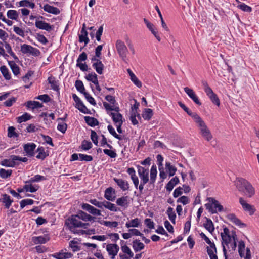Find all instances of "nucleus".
<instances>
[{
    "mask_svg": "<svg viewBox=\"0 0 259 259\" xmlns=\"http://www.w3.org/2000/svg\"><path fill=\"white\" fill-rule=\"evenodd\" d=\"M234 185L237 189L243 193L247 198H252L255 194V188L252 185L244 178H237L234 181Z\"/></svg>",
    "mask_w": 259,
    "mask_h": 259,
    "instance_id": "obj_1",
    "label": "nucleus"
},
{
    "mask_svg": "<svg viewBox=\"0 0 259 259\" xmlns=\"http://www.w3.org/2000/svg\"><path fill=\"white\" fill-rule=\"evenodd\" d=\"M138 173L141 179V183L139 186V190L141 193L144 189V185L149 181V169L141 166H138Z\"/></svg>",
    "mask_w": 259,
    "mask_h": 259,
    "instance_id": "obj_2",
    "label": "nucleus"
},
{
    "mask_svg": "<svg viewBox=\"0 0 259 259\" xmlns=\"http://www.w3.org/2000/svg\"><path fill=\"white\" fill-rule=\"evenodd\" d=\"M207 200L209 202L205 204V206L209 212L213 214L217 213L218 211L221 212L223 210V206L214 198L209 197L207 198Z\"/></svg>",
    "mask_w": 259,
    "mask_h": 259,
    "instance_id": "obj_3",
    "label": "nucleus"
},
{
    "mask_svg": "<svg viewBox=\"0 0 259 259\" xmlns=\"http://www.w3.org/2000/svg\"><path fill=\"white\" fill-rule=\"evenodd\" d=\"M196 124L199 129L200 134L202 137L207 141H210L213 138L212 135L202 119Z\"/></svg>",
    "mask_w": 259,
    "mask_h": 259,
    "instance_id": "obj_4",
    "label": "nucleus"
},
{
    "mask_svg": "<svg viewBox=\"0 0 259 259\" xmlns=\"http://www.w3.org/2000/svg\"><path fill=\"white\" fill-rule=\"evenodd\" d=\"M115 46L119 56L123 61H125L128 49L124 42L121 40L118 39L116 42Z\"/></svg>",
    "mask_w": 259,
    "mask_h": 259,
    "instance_id": "obj_5",
    "label": "nucleus"
},
{
    "mask_svg": "<svg viewBox=\"0 0 259 259\" xmlns=\"http://www.w3.org/2000/svg\"><path fill=\"white\" fill-rule=\"evenodd\" d=\"M106 250L110 258L115 259L119 250V247L115 243L108 244L106 245Z\"/></svg>",
    "mask_w": 259,
    "mask_h": 259,
    "instance_id": "obj_6",
    "label": "nucleus"
},
{
    "mask_svg": "<svg viewBox=\"0 0 259 259\" xmlns=\"http://www.w3.org/2000/svg\"><path fill=\"white\" fill-rule=\"evenodd\" d=\"M239 203L241 205L243 210L247 212L250 215H253L256 211L254 206L247 203L242 197L239 198Z\"/></svg>",
    "mask_w": 259,
    "mask_h": 259,
    "instance_id": "obj_7",
    "label": "nucleus"
},
{
    "mask_svg": "<svg viewBox=\"0 0 259 259\" xmlns=\"http://www.w3.org/2000/svg\"><path fill=\"white\" fill-rule=\"evenodd\" d=\"M21 51L23 54H29L34 56H37L40 53L37 49L26 44L21 45Z\"/></svg>",
    "mask_w": 259,
    "mask_h": 259,
    "instance_id": "obj_8",
    "label": "nucleus"
},
{
    "mask_svg": "<svg viewBox=\"0 0 259 259\" xmlns=\"http://www.w3.org/2000/svg\"><path fill=\"white\" fill-rule=\"evenodd\" d=\"M121 249L124 254L119 253V256L120 259H129L133 257L134 253L126 244L122 245Z\"/></svg>",
    "mask_w": 259,
    "mask_h": 259,
    "instance_id": "obj_9",
    "label": "nucleus"
},
{
    "mask_svg": "<svg viewBox=\"0 0 259 259\" xmlns=\"http://www.w3.org/2000/svg\"><path fill=\"white\" fill-rule=\"evenodd\" d=\"M36 145L33 143H28L23 145V149L28 157H33L34 156V150Z\"/></svg>",
    "mask_w": 259,
    "mask_h": 259,
    "instance_id": "obj_10",
    "label": "nucleus"
},
{
    "mask_svg": "<svg viewBox=\"0 0 259 259\" xmlns=\"http://www.w3.org/2000/svg\"><path fill=\"white\" fill-rule=\"evenodd\" d=\"M36 27L39 29L45 30L50 32L53 29V26L43 21L36 20L35 23Z\"/></svg>",
    "mask_w": 259,
    "mask_h": 259,
    "instance_id": "obj_11",
    "label": "nucleus"
},
{
    "mask_svg": "<svg viewBox=\"0 0 259 259\" xmlns=\"http://www.w3.org/2000/svg\"><path fill=\"white\" fill-rule=\"evenodd\" d=\"M71 226H70V230L74 233L75 228L76 227H80L81 226L82 222L80 221V219L78 218L77 215H72L70 220Z\"/></svg>",
    "mask_w": 259,
    "mask_h": 259,
    "instance_id": "obj_12",
    "label": "nucleus"
},
{
    "mask_svg": "<svg viewBox=\"0 0 259 259\" xmlns=\"http://www.w3.org/2000/svg\"><path fill=\"white\" fill-rule=\"evenodd\" d=\"M184 90L185 93L194 101L195 104L198 105H201V103L199 101L198 97L192 89H190L188 87H185L184 88Z\"/></svg>",
    "mask_w": 259,
    "mask_h": 259,
    "instance_id": "obj_13",
    "label": "nucleus"
},
{
    "mask_svg": "<svg viewBox=\"0 0 259 259\" xmlns=\"http://www.w3.org/2000/svg\"><path fill=\"white\" fill-rule=\"evenodd\" d=\"M227 218L231 221L232 223H234L236 225L239 226L240 228H244L246 227V224L243 223H242L241 220L239 219L234 214L230 213L227 215Z\"/></svg>",
    "mask_w": 259,
    "mask_h": 259,
    "instance_id": "obj_14",
    "label": "nucleus"
},
{
    "mask_svg": "<svg viewBox=\"0 0 259 259\" xmlns=\"http://www.w3.org/2000/svg\"><path fill=\"white\" fill-rule=\"evenodd\" d=\"M144 21L145 24L147 26V27L149 29V30L151 32V33L154 35V36L156 37L157 40L158 41H160L161 38L159 36L158 31H157L156 28L155 27L154 25L151 22H149L146 19H144Z\"/></svg>",
    "mask_w": 259,
    "mask_h": 259,
    "instance_id": "obj_15",
    "label": "nucleus"
},
{
    "mask_svg": "<svg viewBox=\"0 0 259 259\" xmlns=\"http://www.w3.org/2000/svg\"><path fill=\"white\" fill-rule=\"evenodd\" d=\"M221 238L222 239V244L223 246V251L224 253V254L225 256V259H227V250L225 247V245H228L232 241L233 239L232 238V234L228 235H225L223 236V235H221Z\"/></svg>",
    "mask_w": 259,
    "mask_h": 259,
    "instance_id": "obj_16",
    "label": "nucleus"
},
{
    "mask_svg": "<svg viewBox=\"0 0 259 259\" xmlns=\"http://www.w3.org/2000/svg\"><path fill=\"white\" fill-rule=\"evenodd\" d=\"M50 240L48 235H44L39 236H33L32 237V242L35 244H45Z\"/></svg>",
    "mask_w": 259,
    "mask_h": 259,
    "instance_id": "obj_17",
    "label": "nucleus"
},
{
    "mask_svg": "<svg viewBox=\"0 0 259 259\" xmlns=\"http://www.w3.org/2000/svg\"><path fill=\"white\" fill-rule=\"evenodd\" d=\"M81 207L83 210L87 211L88 212L93 215H101V211L100 210L96 209V208L94 207L93 206L89 204L83 203Z\"/></svg>",
    "mask_w": 259,
    "mask_h": 259,
    "instance_id": "obj_18",
    "label": "nucleus"
},
{
    "mask_svg": "<svg viewBox=\"0 0 259 259\" xmlns=\"http://www.w3.org/2000/svg\"><path fill=\"white\" fill-rule=\"evenodd\" d=\"M0 202L4 204L6 208L9 209L13 202V200L11 199L9 195L6 194H4L2 195V198L0 199Z\"/></svg>",
    "mask_w": 259,
    "mask_h": 259,
    "instance_id": "obj_19",
    "label": "nucleus"
},
{
    "mask_svg": "<svg viewBox=\"0 0 259 259\" xmlns=\"http://www.w3.org/2000/svg\"><path fill=\"white\" fill-rule=\"evenodd\" d=\"M1 164L3 166H5L6 167H14L16 165H18L19 164V163L18 162L15 161L13 159V155L11 156V159H4L2 160L1 162Z\"/></svg>",
    "mask_w": 259,
    "mask_h": 259,
    "instance_id": "obj_20",
    "label": "nucleus"
},
{
    "mask_svg": "<svg viewBox=\"0 0 259 259\" xmlns=\"http://www.w3.org/2000/svg\"><path fill=\"white\" fill-rule=\"evenodd\" d=\"M114 181L116 182L117 185L123 190H127L129 188V184L127 181L123 180L121 179L114 178Z\"/></svg>",
    "mask_w": 259,
    "mask_h": 259,
    "instance_id": "obj_21",
    "label": "nucleus"
},
{
    "mask_svg": "<svg viewBox=\"0 0 259 259\" xmlns=\"http://www.w3.org/2000/svg\"><path fill=\"white\" fill-rule=\"evenodd\" d=\"M110 116L112 117L113 121L115 124H123V116L120 113L111 112Z\"/></svg>",
    "mask_w": 259,
    "mask_h": 259,
    "instance_id": "obj_22",
    "label": "nucleus"
},
{
    "mask_svg": "<svg viewBox=\"0 0 259 259\" xmlns=\"http://www.w3.org/2000/svg\"><path fill=\"white\" fill-rule=\"evenodd\" d=\"M179 182V179L177 177H175L172 178L168 183L166 184L165 188L166 190L170 192L171 191L174 187Z\"/></svg>",
    "mask_w": 259,
    "mask_h": 259,
    "instance_id": "obj_23",
    "label": "nucleus"
},
{
    "mask_svg": "<svg viewBox=\"0 0 259 259\" xmlns=\"http://www.w3.org/2000/svg\"><path fill=\"white\" fill-rule=\"evenodd\" d=\"M77 215L79 219L85 222L92 221H94L95 219V217H92L82 211H80Z\"/></svg>",
    "mask_w": 259,
    "mask_h": 259,
    "instance_id": "obj_24",
    "label": "nucleus"
},
{
    "mask_svg": "<svg viewBox=\"0 0 259 259\" xmlns=\"http://www.w3.org/2000/svg\"><path fill=\"white\" fill-rule=\"evenodd\" d=\"M133 248L135 252H139L143 249L145 247L144 244L141 242L139 240L136 239L133 241Z\"/></svg>",
    "mask_w": 259,
    "mask_h": 259,
    "instance_id": "obj_25",
    "label": "nucleus"
},
{
    "mask_svg": "<svg viewBox=\"0 0 259 259\" xmlns=\"http://www.w3.org/2000/svg\"><path fill=\"white\" fill-rule=\"evenodd\" d=\"M165 169L169 177L174 176L177 171V168L173 165H171L169 162H166Z\"/></svg>",
    "mask_w": 259,
    "mask_h": 259,
    "instance_id": "obj_26",
    "label": "nucleus"
},
{
    "mask_svg": "<svg viewBox=\"0 0 259 259\" xmlns=\"http://www.w3.org/2000/svg\"><path fill=\"white\" fill-rule=\"evenodd\" d=\"M43 9L45 11L48 13H52L53 14L57 15L60 13V11L58 8L50 6L48 4H46L44 5Z\"/></svg>",
    "mask_w": 259,
    "mask_h": 259,
    "instance_id": "obj_27",
    "label": "nucleus"
},
{
    "mask_svg": "<svg viewBox=\"0 0 259 259\" xmlns=\"http://www.w3.org/2000/svg\"><path fill=\"white\" fill-rule=\"evenodd\" d=\"M52 256L56 259H67L72 256L71 253L66 252H60L52 255Z\"/></svg>",
    "mask_w": 259,
    "mask_h": 259,
    "instance_id": "obj_28",
    "label": "nucleus"
},
{
    "mask_svg": "<svg viewBox=\"0 0 259 259\" xmlns=\"http://www.w3.org/2000/svg\"><path fill=\"white\" fill-rule=\"evenodd\" d=\"M103 207L112 211L116 212L118 210V208L115 206L114 204L111 203V202L105 200L103 201L102 208Z\"/></svg>",
    "mask_w": 259,
    "mask_h": 259,
    "instance_id": "obj_29",
    "label": "nucleus"
},
{
    "mask_svg": "<svg viewBox=\"0 0 259 259\" xmlns=\"http://www.w3.org/2000/svg\"><path fill=\"white\" fill-rule=\"evenodd\" d=\"M84 120L89 125L92 127H94L99 124L98 120L94 117L85 116L84 117Z\"/></svg>",
    "mask_w": 259,
    "mask_h": 259,
    "instance_id": "obj_30",
    "label": "nucleus"
},
{
    "mask_svg": "<svg viewBox=\"0 0 259 259\" xmlns=\"http://www.w3.org/2000/svg\"><path fill=\"white\" fill-rule=\"evenodd\" d=\"M150 184H154L157 176V168L155 165H153L150 170Z\"/></svg>",
    "mask_w": 259,
    "mask_h": 259,
    "instance_id": "obj_31",
    "label": "nucleus"
},
{
    "mask_svg": "<svg viewBox=\"0 0 259 259\" xmlns=\"http://www.w3.org/2000/svg\"><path fill=\"white\" fill-rule=\"evenodd\" d=\"M185 111L193 118L196 123L202 119L201 117L196 112H192V111H191L188 108Z\"/></svg>",
    "mask_w": 259,
    "mask_h": 259,
    "instance_id": "obj_32",
    "label": "nucleus"
},
{
    "mask_svg": "<svg viewBox=\"0 0 259 259\" xmlns=\"http://www.w3.org/2000/svg\"><path fill=\"white\" fill-rule=\"evenodd\" d=\"M113 191L114 192L113 189L111 187L107 188L105 192L104 197L109 200L113 201L115 199V196H112Z\"/></svg>",
    "mask_w": 259,
    "mask_h": 259,
    "instance_id": "obj_33",
    "label": "nucleus"
},
{
    "mask_svg": "<svg viewBox=\"0 0 259 259\" xmlns=\"http://www.w3.org/2000/svg\"><path fill=\"white\" fill-rule=\"evenodd\" d=\"M166 214L168 216L169 219L170 220V221L172 222V224H176V214L174 211V209L172 208L169 207L166 211Z\"/></svg>",
    "mask_w": 259,
    "mask_h": 259,
    "instance_id": "obj_34",
    "label": "nucleus"
},
{
    "mask_svg": "<svg viewBox=\"0 0 259 259\" xmlns=\"http://www.w3.org/2000/svg\"><path fill=\"white\" fill-rule=\"evenodd\" d=\"M49 83L51 84V88L54 91H58L59 85L58 81L56 80L54 77H49L48 79Z\"/></svg>",
    "mask_w": 259,
    "mask_h": 259,
    "instance_id": "obj_35",
    "label": "nucleus"
},
{
    "mask_svg": "<svg viewBox=\"0 0 259 259\" xmlns=\"http://www.w3.org/2000/svg\"><path fill=\"white\" fill-rule=\"evenodd\" d=\"M204 227L211 233L214 230L213 223L210 219L206 218V221L204 223Z\"/></svg>",
    "mask_w": 259,
    "mask_h": 259,
    "instance_id": "obj_36",
    "label": "nucleus"
},
{
    "mask_svg": "<svg viewBox=\"0 0 259 259\" xmlns=\"http://www.w3.org/2000/svg\"><path fill=\"white\" fill-rule=\"evenodd\" d=\"M36 152L38 153L36 157L39 159L44 160L48 155L45 152V148L43 147H39L37 149Z\"/></svg>",
    "mask_w": 259,
    "mask_h": 259,
    "instance_id": "obj_37",
    "label": "nucleus"
},
{
    "mask_svg": "<svg viewBox=\"0 0 259 259\" xmlns=\"http://www.w3.org/2000/svg\"><path fill=\"white\" fill-rule=\"evenodd\" d=\"M79 41L80 42H84L86 45L89 42V39L88 37V32L83 31H80V34L79 35Z\"/></svg>",
    "mask_w": 259,
    "mask_h": 259,
    "instance_id": "obj_38",
    "label": "nucleus"
},
{
    "mask_svg": "<svg viewBox=\"0 0 259 259\" xmlns=\"http://www.w3.org/2000/svg\"><path fill=\"white\" fill-rule=\"evenodd\" d=\"M92 66L98 74H103L104 65L102 62H99L98 63H93Z\"/></svg>",
    "mask_w": 259,
    "mask_h": 259,
    "instance_id": "obj_39",
    "label": "nucleus"
},
{
    "mask_svg": "<svg viewBox=\"0 0 259 259\" xmlns=\"http://www.w3.org/2000/svg\"><path fill=\"white\" fill-rule=\"evenodd\" d=\"M26 106L28 108H32V109L35 108H40L42 107V104L37 101H28L26 103Z\"/></svg>",
    "mask_w": 259,
    "mask_h": 259,
    "instance_id": "obj_40",
    "label": "nucleus"
},
{
    "mask_svg": "<svg viewBox=\"0 0 259 259\" xmlns=\"http://www.w3.org/2000/svg\"><path fill=\"white\" fill-rule=\"evenodd\" d=\"M0 71L5 79L10 80L11 78V74H10L8 69L6 66H2L0 67Z\"/></svg>",
    "mask_w": 259,
    "mask_h": 259,
    "instance_id": "obj_41",
    "label": "nucleus"
},
{
    "mask_svg": "<svg viewBox=\"0 0 259 259\" xmlns=\"http://www.w3.org/2000/svg\"><path fill=\"white\" fill-rule=\"evenodd\" d=\"M9 64L15 75H17L20 73V68L14 61H9Z\"/></svg>",
    "mask_w": 259,
    "mask_h": 259,
    "instance_id": "obj_42",
    "label": "nucleus"
},
{
    "mask_svg": "<svg viewBox=\"0 0 259 259\" xmlns=\"http://www.w3.org/2000/svg\"><path fill=\"white\" fill-rule=\"evenodd\" d=\"M85 79L90 81H91L95 84H98V77L97 75L95 73H91L85 76Z\"/></svg>",
    "mask_w": 259,
    "mask_h": 259,
    "instance_id": "obj_43",
    "label": "nucleus"
},
{
    "mask_svg": "<svg viewBox=\"0 0 259 259\" xmlns=\"http://www.w3.org/2000/svg\"><path fill=\"white\" fill-rule=\"evenodd\" d=\"M39 188L37 185H32L31 184H26L24 186V189L26 192L33 193L36 192Z\"/></svg>",
    "mask_w": 259,
    "mask_h": 259,
    "instance_id": "obj_44",
    "label": "nucleus"
},
{
    "mask_svg": "<svg viewBox=\"0 0 259 259\" xmlns=\"http://www.w3.org/2000/svg\"><path fill=\"white\" fill-rule=\"evenodd\" d=\"M140 221L138 218H135L126 222L125 225L128 228L131 227H137L139 225Z\"/></svg>",
    "mask_w": 259,
    "mask_h": 259,
    "instance_id": "obj_45",
    "label": "nucleus"
},
{
    "mask_svg": "<svg viewBox=\"0 0 259 259\" xmlns=\"http://www.w3.org/2000/svg\"><path fill=\"white\" fill-rule=\"evenodd\" d=\"M19 6L20 7H27L33 9L34 8L35 5L34 3L28 0H22L19 2Z\"/></svg>",
    "mask_w": 259,
    "mask_h": 259,
    "instance_id": "obj_46",
    "label": "nucleus"
},
{
    "mask_svg": "<svg viewBox=\"0 0 259 259\" xmlns=\"http://www.w3.org/2000/svg\"><path fill=\"white\" fill-rule=\"evenodd\" d=\"M153 116V111L151 109H145L142 114V117L145 120H149Z\"/></svg>",
    "mask_w": 259,
    "mask_h": 259,
    "instance_id": "obj_47",
    "label": "nucleus"
},
{
    "mask_svg": "<svg viewBox=\"0 0 259 259\" xmlns=\"http://www.w3.org/2000/svg\"><path fill=\"white\" fill-rule=\"evenodd\" d=\"M7 15L9 18L12 20H17L19 17L18 13L17 11L14 10L8 11Z\"/></svg>",
    "mask_w": 259,
    "mask_h": 259,
    "instance_id": "obj_48",
    "label": "nucleus"
},
{
    "mask_svg": "<svg viewBox=\"0 0 259 259\" xmlns=\"http://www.w3.org/2000/svg\"><path fill=\"white\" fill-rule=\"evenodd\" d=\"M116 203L120 206H127L128 204L127 196H123L118 198L116 200Z\"/></svg>",
    "mask_w": 259,
    "mask_h": 259,
    "instance_id": "obj_49",
    "label": "nucleus"
},
{
    "mask_svg": "<svg viewBox=\"0 0 259 259\" xmlns=\"http://www.w3.org/2000/svg\"><path fill=\"white\" fill-rule=\"evenodd\" d=\"M31 117H32L30 114H28L27 113H25L22 116L17 117V122L21 123L23 122H25L30 120Z\"/></svg>",
    "mask_w": 259,
    "mask_h": 259,
    "instance_id": "obj_50",
    "label": "nucleus"
},
{
    "mask_svg": "<svg viewBox=\"0 0 259 259\" xmlns=\"http://www.w3.org/2000/svg\"><path fill=\"white\" fill-rule=\"evenodd\" d=\"M12 173L11 169L6 170L3 168L0 169V177L3 179H7L10 177Z\"/></svg>",
    "mask_w": 259,
    "mask_h": 259,
    "instance_id": "obj_51",
    "label": "nucleus"
},
{
    "mask_svg": "<svg viewBox=\"0 0 259 259\" xmlns=\"http://www.w3.org/2000/svg\"><path fill=\"white\" fill-rule=\"evenodd\" d=\"M76 107L82 113L84 114L90 113V110L86 107L83 104L82 102L79 103L77 105H76Z\"/></svg>",
    "mask_w": 259,
    "mask_h": 259,
    "instance_id": "obj_52",
    "label": "nucleus"
},
{
    "mask_svg": "<svg viewBox=\"0 0 259 259\" xmlns=\"http://www.w3.org/2000/svg\"><path fill=\"white\" fill-rule=\"evenodd\" d=\"M46 180L45 177L40 176L39 175H36L34 176L33 177L31 178L29 181H27L25 182L26 184L31 183L35 182H39L42 180Z\"/></svg>",
    "mask_w": 259,
    "mask_h": 259,
    "instance_id": "obj_53",
    "label": "nucleus"
},
{
    "mask_svg": "<svg viewBox=\"0 0 259 259\" xmlns=\"http://www.w3.org/2000/svg\"><path fill=\"white\" fill-rule=\"evenodd\" d=\"M75 87L76 89L80 93L83 94L85 92V89L82 81L77 80L75 82Z\"/></svg>",
    "mask_w": 259,
    "mask_h": 259,
    "instance_id": "obj_54",
    "label": "nucleus"
},
{
    "mask_svg": "<svg viewBox=\"0 0 259 259\" xmlns=\"http://www.w3.org/2000/svg\"><path fill=\"white\" fill-rule=\"evenodd\" d=\"M78 242L75 240H71L69 242V246L74 252H76L80 250V247L78 246Z\"/></svg>",
    "mask_w": 259,
    "mask_h": 259,
    "instance_id": "obj_55",
    "label": "nucleus"
},
{
    "mask_svg": "<svg viewBox=\"0 0 259 259\" xmlns=\"http://www.w3.org/2000/svg\"><path fill=\"white\" fill-rule=\"evenodd\" d=\"M92 147V144L91 142L83 140L82 142L80 147L84 150H88L90 149Z\"/></svg>",
    "mask_w": 259,
    "mask_h": 259,
    "instance_id": "obj_56",
    "label": "nucleus"
},
{
    "mask_svg": "<svg viewBox=\"0 0 259 259\" xmlns=\"http://www.w3.org/2000/svg\"><path fill=\"white\" fill-rule=\"evenodd\" d=\"M34 203V200L30 199H23L20 202V207L21 209L23 208L27 205H32Z\"/></svg>",
    "mask_w": 259,
    "mask_h": 259,
    "instance_id": "obj_57",
    "label": "nucleus"
},
{
    "mask_svg": "<svg viewBox=\"0 0 259 259\" xmlns=\"http://www.w3.org/2000/svg\"><path fill=\"white\" fill-rule=\"evenodd\" d=\"M107 128H108V130L109 133L112 136H113L115 138H116V139H117L118 140H121L122 139V138H121V136L118 135L116 133L114 128L113 127V126L112 125H108Z\"/></svg>",
    "mask_w": 259,
    "mask_h": 259,
    "instance_id": "obj_58",
    "label": "nucleus"
},
{
    "mask_svg": "<svg viewBox=\"0 0 259 259\" xmlns=\"http://www.w3.org/2000/svg\"><path fill=\"white\" fill-rule=\"evenodd\" d=\"M237 7L244 12H251L252 11L251 7L244 3H241Z\"/></svg>",
    "mask_w": 259,
    "mask_h": 259,
    "instance_id": "obj_59",
    "label": "nucleus"
},
{
    "mask_svg": "<svg viewBox=\"0 0 259 259\" xmlns=\"http://www.w3.org/2000/svg\"><path fill=\"white\" fill-rule=\"evenodd\" d=\"M211 102L216 105L217 106H219L220 105V102L218 96L215 93L208 96Z\"/></svg>",
    "mask_w": 259,
    "mask_h": 259,
    "instance_id": "obj_60",
    "label": "nucleus"
},
{
    "mask_svg": "<svg viewBox=\"0 0 259 259\" xmlns=\"http://www.w3.org/2000/svg\"><path fill=\"white\" fill-rule=\"evenodd\" d=\"M15 127L13 126H10L8 129V136L10 138L11 137H18V134L15 131Z\"/></svg>",
    "mask_w": 259,
    "mask_h": 259,
    "instance_id": "obj_61",
    "label": "nucleus"
},
{
    "mask_svg": "<svg viewBox=\"0 0 259 259\" xmlns=\"http://www.w3.org/2000/svg\"><path fill=\"white\" fill-rule=\"evenodd\" d=\"M79 157L80 161H91L93 159L92 156L83 154H79Z\"/></svg>",
    "mask_w": 259,
    "mask_h": 259,
    "instance_id": "obj_62",
    "label": "nucleus"
},
{
    "mask_svg": "<svg viewBox=\"0 0 259 259\" xmlns=\"http://www.w3.org/2000/svg\"><path fill=\"white\" fill-rule=\"evenodd\" d=\"M87 100V101L92 105L95 106L96 105V103L94 100V99L87 92H84L83 94Z\"/></svg>",
    "mask_w": 259,
    "mask_h": 259,
    "instance_id": "obj_63",
    "label": "nucleus"
},
{
    "mask_svg": "<svg viewBox=\"0 0 259 259\" xmlns=\"http://www.w3.org/2000/svg\"><path fill=\"white\" fill-rule=\"evenodd\" d=\"M190 202V200L188 197L185 196H181V197L179 198L177 200V203H182L183 205H186L188 204Z\"/></svg>",
    "mask_w": 259,
    "mask_h": 259,
    "instance_id": "obj_64",
    "label": "nucleus"
}]
</instances>
